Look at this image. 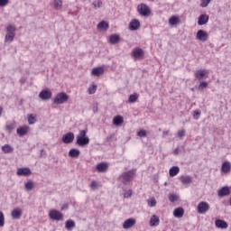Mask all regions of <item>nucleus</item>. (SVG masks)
<instances>
[{
	"label": "nucleus",
	"instance_id": "1a4fd4ad",
	"mask_svg": "<svg viewBox=\"0 0 231 231\" xmlns=\"http://www.w3.org/2000/svg\"><path fill=\"white\" fill-rule=\"evenodd\" d=\"M74 140H75V134H73V132H69L65 134L61 138V142L67 144L73 143Z\"/></svg>",
	"mask_w": 231,
	"mask_h": 231
},
{
	"label": "nucleus",
	"instance_id": "79ce46f5",
	"mask_svg": "<svg viewBox=\"0 0 231 231\" xmlns=\"http://www.w3.org/2000/svg\"><path fill=\"white\" fill-rule=\"evenodd\" d=\"M137 136H139V138H145L147 136V131L140 130L137 132Z\"/></svg>",
	"mask_w": 231,
	"mask_h": 231
},
{
	"label": "nucleus",
	"instance_id": "6ab92c4d",
	"mask_svg": "<svg viewBox=\"0 0 231 231\" xmlns=\"http://www.w3.org/2000/svg\"><path fill=\"white\" fill-rule=\"evenodd\" d=\"M29 129H30V126L23 125V126H21L20 128H18L16 130V133H17V134H19V136H26V134H28Z\"/></svg>",
	"mask_w": 231,
	"mask_h": 231
},
{
	"label": "nucleus",
	"instance_id": "a18cd8bd",
	"mask_svg": "<svg viewBox=\"0 0 231 231\" xmlns=\"http://www.w3.org/2000/svg\"><path fill=\"white\" fill-rule=\"evenodd\" d=\"M208 5H210V0H203L202 4L200 5V6L202 8H207V6H208Z\"/></svg>",
	"mask_w": 231,
	"mask_h": 231
},
{
	"label": "nucleus",
	"instance_id": "423d86ee",
	"mask_svg": "<svg viewBox=\"0 0 231 231\" xmlns=\"http://www.w3.org/2000/svg\"><path fill=\"white\" fill-rule=\"evenodd\" d=\"M49 217L53 219V221H62L64 219V215L57 209H51L49 212Z\"/></svg>",
	"mask_w": 231,
	"mask_h": 231
},
{
	"label": "nucleus",
	"instance_id": "c03bdc74",
	"mask_svg": "<svg viewBox=\"0 0 231 231\" xmlns=\"http://www.w3.org/2000/svg\"><path fill=\"white\" fill-rule=\"evenodd\" d=\"M6 131H14V129H15V123H13V124H9V125H6Z\"/></svg>",
	"mask_w": 231,
	"mask_h": 231
},
{
	"label": "nucleus",
	"instance_id": "13d9d810",
	"mask_svg": "<svg viewBox=\"0 0 231 231\" xmlns=\"http://www.w3.org/2000/svg\"><path fill=\"white\" fill-rule=\"evenodd\" d=\"M91 189H97V182L96 181H92L90 184Z\"/></svg>",
	"mask_w": 231,
	"mask_h": 231
},
{
	"label": "nucleus",
	"instance_id": "a19ab883",
	"mask_svg": "<svg viewBox=\"0 0 231 231\" xmlns=\"http://www.w3.org/2000/svg\"><path fill=\"white\" fill-rule=\"evenodd\" d=\"M208 83L207 81H201L199 85V89H207Z\"/></svg>",
	"mask_w": 231,
	"mask_h": 231
},
{
	"label": "nucleus",
	"instance_id": "c9c22d12",
	"mask_svg": "<svg viewBox=\"0 0 231 231\" xmlns=\"http://www.w3.org/2000/svg\"><path fill=\"white\" fill-rule=\"evenodd\" d=\"M65 228H67V230H71L72 228H75V221L67 220L65 224Z\"/></svg>",
	"mask_w": 231,
	"mask_h": 231
},
{
	"label": "nucleus",
	"instance_id": "393cba45",
	"mask_svg": "<svg viewBox=\"0 0 231 231\" xmlns=\"http://www.w3.org/2000/svg\"><path fill=\"white\" fill-rule=\"evenodd\" d=\"M180 173V167L178 166H172L169 171V175L171 178H174V176H178Z\"/></svg>",
	"mask_w": 231,
	"mask_h": 231
},
{
	"label": "nucleus",
	"instance_id": "bf43d9fd",
	"mask_svg": "<svg viewBox=\"0 0 231 231\" xmlns=\"http://www.w3.org/2000/svg\"><path fill=\"white\" fill-rule=\"evenodd\" d=\"M20 82H21V84H24V82H26V79H24L23 78H22V79H20Z\"/></svg>",
	"mask_w": 231,
	"mask_h": 231
},
{
	"label": "nucleus",
	"instance_id": "864d4df0",
	"mask_svg": "<svg viewBox=\"0 0 231 231\" xmlns=\"http://www.w3.org/2000/svg\"><path fill=\"white\" fill-rule=\"evenodd\" d=\"M9 0H0V6H6L8 5Z\"/></svg>",
	"mask_w": 231,
	"mask_h": 231
},
{
	"label": "nucleus",
	"instance_id": "72a5a7b5",
	"mask_svg": "<svg viewBox=\"0 0 231 231\" xmlns=\"http://www.w3.org/2000/svg\"><path fill=\"white\" fill-rule=\"evenodd\" d=\"M92 6L94 10H98V8H102V6H104V2H102L101 0H94L92 2Z\"/></svg>",
	"mask_w": 231,
	"mask_h": 231
},
{
	"label": "nucleus",
	"instance_id": "ea45409f",
	"mask_svg": "<svg viewBox=\"0 0 231 231\" xmlns=\"http://www.w3.org/2000/svg\"><path fill=\"white\" fill-rule=\"evenodd\" d=\"M200 116H201V111L197 109L193 112L194 120H199Z\"/></svg>",
	"mask_w": 231,
	"mask_h": 231
},
{
	"label": "nucleus",
	"instance_id": "20e7f679",
	"mask_svg": "<svg viewBox=\"0 0 231 231\" xmlns=\"http://www.w3.org/2000/svg\"><path fill=\"white\" fill-rule=\"evenodd\" d=\"M132 58H134V60H143V57H145V52L142 48H134L131 54Z\"/></svg>",
	"mask_w": 231,
	"mask_h": 231
},
{
	"label": "nucleus",
	"instance_id": "7c9ffc66",
	"mask_svg": "<svg viewBox=\"0 0 231 231\" xmlns=\"http://www.w3.org/2000/svg\"><path fill=\"white\" fill-rule=\"evenodd\" d=\"M114 125H122L124 124V117L122 116H115L113 119Z\"/></svg>",
	"mask_w": 231,
	"mask_h": 231
},
{
	"label": "nucleus",
	"instance_id": "8fccbe9b",
	"mask_svg": "<svg viewBox=\"0 0 231 231\" xmlns=\"http://www.w3.org/2000/svg\"><path fill=\"white\" fill-rule=\"evenodd\" d=\"M131 196H133V191L131 189L124 194V198H131Z\"/></svg>",
	"mask_w": 231,
	"mask_h": 231
},
{
	"label": "nucleus",
	"instance_id": "f8f14e48",
	"mask_svg": "<svg viewBox=\"0 0 231 231\" xmlns=\"http://www.w3.org/2000/svg\"><path fill=\"white\" fill-rule=\"evenodd\" d=\"M197 39L199 41H201L202 42H205V41H207V39H208V33H207L206 31L199 30L197 32Z\"/></svg>",
	"mask_w": 231,
	"mask_h": 231
},
{
	"label": "nucleus",
	"instance_id": "f257e3e1",
	"mask_svg": "<svg viewBox=\"0 0 231 231\" xmlns=\"http://www.w3.org/2000/svg\"><path fill=\"white\" fill-rule=\"evenodd\" d=\"M76 143L79 147H87V145H89V136H88L86 130H81L77 135Z\"/></svg>",
	"mask_w": 231,
	"mask_h": 231
},
{
	"label": "nucleus",
	"instance_id": "49530a36",
	"mask_svg": "<svg viewBox=\"0 0 231 231\" xmlns=\"http://www.w3.org/2000/svg\"><path fill=\"white\" fill-rule=\"evenodd\" d=\"M28 122H29L30 125L35 124V117L32 115H30L28 117Z\"/></svg>",
	"mask_w": 231,
	"mask_h": 231
},
{
	"label": "nucleus",
	"instance_id": "de8ad7c7",
	"mask_svg": "<svg viewBox=\"0 0 231 231\" xmlns=\"http://www.w3.org/2000/svg\"><path fill=\"white\" fill-rule=\"evenodd\" d=\"M95 91H97V86H93L92 88H88V94L95 95Z\"/></svg>",
	"mask_w": 231,
	"mask_h": 231
},
{
	"label": "nucleus",
	"instance_id": "f03ea898",
	"mask_svg": "<svg viewBox=\"0 0 231 231\" xmlns=\"http://www.w3.org/2000/svg\"><path fill=\"white\" fill-rule=\"evenodd\" d=\"M15 25L9 24L7 25L5 32V42H14V39H15V32H16Z\"/></svg>",
	"mask_w": 231,
	"mask_h": 231
},
{
	"label": "nucleus",
	"instance_id": "37998d69",
	"mask_svg": "<svg viewBox=\"0 0 231 231\" xmlns=\"http://www.w3.org/2000/svg\"><path fill=\"white\" fill-rule=\"evenodd\" d=\"M0 226H5V214L0 211Z\"/></svg>",
	"mask_w": 231,
	"mask_h": 231
},
{
	"label": "nucleus",
	"instance_id": "39448f33",
	"mask_svg": "<svg viewBox=\"0 0 231 231\" xmlns=\"http://www.w3.org/2000/svg\"><path fill=\"white\" fill-rule=\"evenodd\" d=\"M137 12L143 17H149L151 15V8L145 4H141L137 6Z\"/></svg>",
	"mask_w": 231,
	"mask_h": 231
},
{
	"label": "nucleus",
	"instance_id": "5fc2aeb1",
	"mask_svg": "<svg viewBox=\"0 0 231 231\" xmlns=\"http://www.w3.org/2000/svg\"><path fill=\"white\" fill-rule=\"evenodd\" d=\"M113 138H115V134H111L110 135H108L106 137V142H111V140H113Z\"/></svg>",
	"mask_w": 231,
	"mask_h": 231
},
{
	"label": "nucleus",
	"instance_id": "58836bf2",
	"mask_svg": "<svg viewBox=\"0 0 231 231\" xmlns=\"http://www.w3.org/2000/svg\"><path fill=\"white\" fill-rule=\"evenodd\" d=\"M169 199L171 203H175V201H178V199H180V196H178L177 194H171L169 196Z\"/></svg>",
	"mask_w": 231,
	"mask_h": 231
},
{
	"label": "nucleus",
	"instance_id": "6e6d98bb",
	"mask_svg": "<svg viewBox=\"0 0 231 231\" xmlns=\"http://www.w3.org/2000/svg\"><path fill=\"white\" fill-rule=\"evenodd\" d=\"M68 207H69V204H68V203L62 204V206H61V210H68Z\"/></svg>",
	"mask_w": 231,
	"mask_h": 231
},
{
	"label": "nucleus",
	"instance_id": "c756f323",
	"mask_svg": "<svg viewBox=\"0 0 231 231\" xmlns=\"http://www.w3.org/2000/svg\"><path fill=\"white\" fill-rule=\"evenodd\" d=\"M97 171L98 172H106L107 171V164L106 162H100L97 165Z\"/></svg>",
	"mask_w": 231,
	"mask_h": 231
},
{
	"label": "nucleus",
	"instance_id": "052dcab7",
	"mask_svg": "<svg viewBox=\"0 0 231 231\" xmlns=\"http://www.w3.org/2000/svg\"><path fill=\"white\" fill-rule=\"evenodd\" d=\"M162 134H163L164 136H167V135L169 134V131H164V132H162Z\"/></svg>",
	"mask_w": 231,
	"mask_h": 231
},
{
	"label": "nucleus",
	"instance_id": "0eeeda50",
	"mask_svg": "<svg viewBox=\"0 0 231 231\" xmlns=\"http://www.w3.org/2000/svg\"><path fill=\"white\" fill-rule=\"evenodd\" d=\"M119 178L123 183H129L134 178V171H125Z\"/></svg>",
	"mask_w": 231,
	"mask_h": 231
},
{
	"label": "nucleus",
	"instance_id": "3c124183",
	"mask_svg": "<svg viewBox=\"0 0 231 231\" xmlns=\"http://www.w3.org/2000/svg\"><path fill=\"white\" fill-rule=\"evenodd\" d=\"M149 207H156V199H152L150 202H148Z\"/></svg>",
	"mask_w": 231,
	"mask_h": 231
},
{
	"label": "nucleus",
	"instance_id": "e2e57ef3",
	"mask_svg": "<svg viewBox=\"0 0 231 231\" xmlns=\"http://www.w3.org/2000/svg\"><path fill=\"white\" fill-rule=\"evenodd\" d=\"M41 152H44V150H42Z\"/></svg>",
	"mask_w": 231,
	"mask_h": 231
},
{
	"label": "nucleus",
	"instance_id": "09e8293b",
	"mask_svg": "<svg viewBox=\"0 0 231 231\" xmlns=\"http://www.w3.org/2000/svg\"><path fill=\"white\" fill-rule=\"evenodd\" d=\"M93 113H98V103H94L92 106Z\"/></svg>",
	"mask_w": 231,
	"mask_h": 231
},
{
	"label": "nucleus",
	"instance_id": "9d476101",
	"mask_svg": "<svg viewBox=\"0 0 231 231\" xmlns=\"http://www.w3.org/2000/svg\"><path fill=\"white\" fill-rule=\"evenodd\" d=\"M52 95L50 89H43L39 93V98L43 101L50 100Z\"/></svg>",
	"mask_w": 231,
	"mask_h": 231
},
{
	"label": "nucleus",
	"instance_id": "2f4dec72",
	"mask_svg": "<svg viewBox=\"0 0 231 231\" xmlns=\"http://www.w3.org/2000/svg\"><path fill=\"white\" fill-rule=\"evenodd\" d=\"M35 189V182H33V180H29L26 183H25V190H28L29 192L31 190H33Z\"/></svg>",
	"mask_w": 231,
	"mask_h": 231
},
{
	"label": "nucleus",
	"instance_id": "4d7b16f0",
	"mask_svg": "<svg viewBox=\"0 0 231 231\" xmlns=\"http://www.w3.org/2000/svg\"><path fill=\"white\" fill-rule=\"evenodd\" d=\"M173 154H174L175 156H178V154H180V148H176V149L174 150V152H173Z\"/></svg>",
	"mask_w": 231,
	"mask_h": 231
},
{
	"label": "nucleus",
	"instance_id": "ddd939ff",
	"mask_svg": "<svg viewBox=\"0 0 231 231\" xmlns=\"http://www.w3.org/2000/svg\"><path fill=\"white\" fill-rule=\"evenodd\" d=\"M136 225V219L134 218H128L123 224V228L127 230L128 228H133Z\"/></svg>",
	"mask_w": 231,
	"mask_h": 231
},
{
	"label": "nucleus",
	"instance_id": "cd10ccee",
	"mask_svg": "<svg viewBox=\"0 0 231 231\" xmlns=\"http://www.w3.org/2000/svg\"><path fill=\"white\" fill-rule=\"evenodd\" d=\"M110 44H118L120 42V36L118 34H112L109 37Z\"/></svg>",
	"mask_w": 231,
	"mask_h": 231
},
{
	"label": "nucleus",
	"instance_id": "5701e85b",
	"mask_svg": "<svg viewBox=\"0 0 231 231\" xmlns=\"http://www.w3.org/2000/svg\"><path fill=\"white\" fill-rule=\"evenodd\" d=\"M160 225V217L156 215H152L150 219V226H158Z\"/></svg>",
	"mask_w": 231,
	"mask_h": 231
},
{
	"label": "nucleus",
	"instance_id": "2eb2a0df",
	"mask_svg": "<svg viewBox=\"0 0 231 231\" xmlns=\"http://www.w3.org/2000/svg\"><path fill=\"white\" fill-rule=\"evenodd\" d=\"M11 216L13 219H20L21 217H23V209L19 208L13 209Z\"/></svg>",
	"mask_w": 231,
	"mask_h": 231
},
{
	"label": "nucleus",
	"instance_id": "c85d7f7f",
	"mask_svg": "<svg viewBox=\"0 0 231 231\" xmlns=\"http://www.w3.org/2000/svg\"><path fill=\"white\" fill-rule=\"evenodd\" d=\"M108 28H109V23H106L105 21H101L97 24V30H101L102 32H106Z\"/></svg>",
	"mask_w": 231,
	"mask_h": 231
},
{
	"label": "nucleus",
	"instance_id": "4c0bfd02",
	"mask_svg": "<svg viewBox=\"0 0 231 231\" xmlns=\"http://www.w3.org/2000/svg\"><path fill=\"white\" fill-rule=\"evenodd\" d=\"M53 5L55 10H60L62 8V0H54Z\"/></svg>",
	"mask_w": 231,
	"mask_h": 231
},
{
	"label": "nucleus",
	"instance_id": "9b49d317",
	"mask_svg": "<svg viewBox=\"0 0 231 231\" xmlns=\"http://www.w3.org/2000/svg\"><path fill=\"white\" fill-rule=\"evenodd\" d=\"M16 174L17 176H31L32 170L30 168H18Z\"/></svg>",
	"mask_w": 231,
	"mask_h": 231
},
{
	"label": "nucleus",
	"instance_id": "e433bc0d",
	"mask_svg": "<svg viewBox=\"0 0 231 231\" xmlns=\"http://www.w3.org/2000/svg\"><path fill=\"white\" fill-rule=\"evenodd\" d=\"M137 100H138L137 93H134L129 96L128 102H130V104H134V102H136Z\"/></svg>",
	"mask_w": 231,
	"mask_h": 231
},
{
	"label": "nucleus",
	"instance_id": "f3484780",
	"mask_svg": "<svg viewBox=\"0 0 231 231\" xmlns=\"http://www.w3.org/2000/svg\"><path fill=\"white\" fill-rule=\"evenodd\" d=\"M207 73H208V70L199 69L195 73V78H197L198 80H203V79H206Z\"/></svg>",
	"mask_w": 231,
	"mask_h": 231
},
{
	"label": "nucleus",
	"instance_id": "4468645a",
	"mask_svg": "<svg viewBox=\"0 0 231 231\" xmlns=\"http://www.w3.org/2000/svg\"><path fill=\"white\" fill-rule=\"evenodd\" d=\"M217 196L219 198H225V196H230V188L224 186L218 190Z\"/></svg>",
	"mask_w": 231,
	"mask_h": 231
},
{
	"label": "nucleus",
	"instance_id": "a211bd4d",
	"mask_svg": "<svg viewBox=\"0 0 231 231\" xmlns=\"http://www.w3.org/2000/svg\"><path fill=\"white\" fill-rule=\"evenodd\" d=\"M129 28L132 30V32H135V30L140 28V21L137 19L132 20L129 23Z\"/></svg>",
	"mask_w": 231,
	"mask_h": 231
},
{
	"label": "nucleus",
	"instance_id": "6e6552de",
	"mask_svg": "<svg viewBox=\"0 0 231 231\" xmlns=\"http://www.w3.org/2000/svg\"><path fill=\"white\" fill-rule=\"evenodd\" d=\"M210 210V205L206 201H201L197 206L198 214H207Z\"/></svg>",
	"mask_w": 231,
	"mask_h": 231
},
{
	"label": "nucleus",
	"instance_id": "473e14b6",
	"mask_svg": "<svg viewBox=\"0 0 231 231\" xmlns=\"http://www.w3.org/2000/svg\"><path fill=\"white\" fill-rule=\"evenodd\" d=\"M169 23L171 26H176V24H180V17L177 15H173L169 19Z\"/></svg>",
	"mask_w": 231,
	"mask_h": 231
},
{
	"label": "nucleus",
	"instance_id": "a878e982",
	"mask_svg": "<svg viewBox=\"0 0 231 231\" xmlns=\"http://www.w3.org/2000/svg\"><path fill=\"white\" fill-rule=\"evenodd\" d=\"M180 181L182 183V185H189L190 183H192V177L189 176V175H183L180 177Z\"/></svg>",
	"mask_w": 231,
	"mask_h": 231
},
{
	"label": "nucleus",
	"instance_id": "603ef678",
	"mask_svg": "<svg viewBox=\"0 0 231 231\" xmlns=\"http://www.w3.org/2000/svg\"><path fill=\"white\" fill-rule=\"evenodd\" d=\"M179 138H183L185 136V130H180L178 132Z\"/></svg>",
	"mask_w": 231,
	"mask_h": 231
},
{
	"label": "nucleus",
	"instance_id": "412c9836",
	"mask_svg": "<svg viewBox=\"0 0 231 231\" xmlns=\"http://www.w3.org/2000/svg\"><path fill=\"white\" fill-rule=\"evenodd\" d=\"M231 171V165H230V162H225L222 163V167H221V171L224 173V174H228V172H230Z\"/></svg>",
	"mask_w": 231,
	"mask_h": 231
},
{
	"label": "nucleus",
	"instance_id": "680f3d73",
	"mask_svg": "<svg viewBox=\"0 0 231 231\" xmlns=\"http://www.w3.org/2000/svg\"><path fill=\"white\" fill-rule=\"evenodd\" d=\"M3 115V107H0V116Z\"/></svg>",
	"mask_w": 231,
	"mask_h": 231
},
{
	"label": "nucleus",
	"instance_id": "b1692460",
	"mask_svg": "<svg viewBox=\"0 0 231 231\" xmlns=\"http://www.w3.org/2000/svg\"><path fill=\"white\" fill-rule=\"evenodd\" d=\"M92 75H94V77H100V75H104V67L94 68L92 69Z\"/></svg>",
	"mask_w": 231,
	"mask_h": 231
},
{
	"label": "nucleus",
	"instance_id": "aec40b11",
	"mask_svg": "<svg viewBox=\"0 0 231 231\" xmlns=\"http://www.w3.org/2000/svg\"><path fill=\"white\" fill-rule=\"evenodd\" d=\"M215 225L217 228H222V229L228 228V223H226V221L222 219H217L215 221Z\"/></svg>",
	"mask_w": 231,
	"mask_h": 231
},
{
	"label": "nucleus",
	"instance_id": "bb28decb",
	"mask_svg": "<svg viewBox=\"0 0 231 231\" xmlns=\"http://www.w3.org/2000/svg\"><path fill=\"white\" fill-rule=\"evenodd\" d=\"M183 214H185L183 208H177L173 211L174 217H183Z\"/></svg>",
	"mask_w": 231,
	"mask_h": 231
},
{
	"label": "nucleus",
	"instance_id": "7ed1b4c3",
	"mask_svg": "<svg viewBox=\"0 0 231 231\" xmlns=\"http://www.w3.org/2000/svg\"><path fill=\"white\" fill-rule=\"evenodd\" d=\"M69 98V96H68V94H66L65 92H60L56 95L55 98L53 99V104H66Z\"/></svg>",
	"mask_w": 231,
	"mask_h": 231
},
{
	"label": "nucleus",
	"instance_id": "f704fd0d",
	"mask_svg": "<svg viewBox=\"0 0 231 231\" xmlns=\"http://www.w3.org/2000/svg\"><path fill=\"white\" fill-rule=\"evenodd\" d=\"M2 151L3 152H5V154H10L14 152V148H12L10 144H5L4 146H2Z\"/></svg>",
	"mask_w": 231,
	"mask_h": 231
},
{
	"label": "nucleus",
	"instance_id": "dca6fc26",
	"mask_svg": "<svg viewBox=\"0 0 231 231\" xmlns=\"http://www.w3.org/2000/svg\"><path fill=\"white\" fill-rule=\"evenodd\" d=\"M209 16L208 14H200L199 16L198 24L199 26H203L208 23Z\"/></svg>",
	"mask_w": 231,
	"mask_h": 231
},
{
	"label": "nucleus",
	"instance_id": "4be33fe9",
	"mask_svg": "<svg viewBox=\"0 0 231 231\" xmlns=\"http://www.w3.org/2000/svg\"><path fill=\"white\" fill-rule=\"evenodd\" d=\"M69 158H79L80 156V150L77 148H72L69 152Z\"/></svg>",
	"mask_w": 231,
	"mask_h": 231
}]
</instances>
